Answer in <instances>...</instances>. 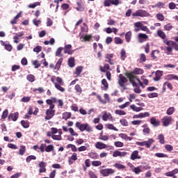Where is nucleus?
I'll return each instance as SVG.
<instances>
[{
    "instance_id": "nucleus-63",
    "label": "nucleus",
    "mask_w": 178,
    "mask_h": 178,
    "mask_svg": "<svg viewBox=\"0 0 178 178\" xmlns=\"http://www.w3.org/2000/svg\"><path fill=\"white\" fill-rule=\"evenodd\" d=\"M114 145H115L117 147H122L124 144L120 141H115L114 143Z\"/></svg>"
},
{
    "instance_id": "nucleus-51",
    "label": "nucleus",
    "mask_w": 178,
    "mask_h": 178,
    "mask_svg": "<svg viewBox=\"0 0 178 178\" xmlns=\"http://www.w3.org/2000/svg\"><path fill=\"white\" fill-rule=\"evenodd\" d=\"M37 91H38V94H42V92H45V90L41 87L33 89V92H37Z\"/></svg>"
},
{
    "instance_id": "nucleus-59",
    "label": "nucleus",
    "mask_w": 178,
    "mask_h": 178,
    "mask_svg": "<svg viewBox=\"0 0 178 178\" xmlns=\"http://www.w3.org/2000/svg\"><path fill=\"white\" fill-rule=\"evenodd\" d=\"M51 138L53 140H57L58 141H60V140H62V136H60V135H52Z\"/></svg>"
},
{
    "instance_id": "nucleus-43",
    "label": "nucleus",
    "mask_w": 178,
    "mask_h": 178,
    "mask_svg": "<svg viewBox=\"0 0 178 178\" xmlns=\"http://www.w3.org/2000/svg\"><path fill=\"white\" fill-rule=\"evenodd\" d=\"M54 86H55L57 90H58V91H60L61 92H65V88L63 87H62V86H63V85L54 83Z\"/></svg>"
},
{
    "instance_id": "nucleus-10",
    "label": "nucleus",
    "mask_w": 178,
    "mask_h": 178,
    "mask_svg": "<svg viewBox=\"0 0 178 178\" xmlns=\"http://www.w3.org/2000/svg\"><path fill=\"white\" fill-rule=\"evenodd\" d=\"M74 50H72V44H67L64 47V54H67L68 55H73Z\"/></svg>"
},
{
    "instance_id": "nucleus-5",
    "label": "nucleus",
    "mask_w": 178,
    "mask_h": 178,
    "mask_svg": "<svg viewBox=\"0 0 178 178\" xmlns=\"http://www.w3.org/2000/svg\"><path fill=\"white\" fill-rule=\"evenodd\" d=\"M172 122H173L172 116L165 115L161 119V123L164 127H168V126L172 124Z\"/></svg>"
},
{
    "instance_id": "nucleus-60",
    "label": "nucleus",
    "mask_w": 178,
    "mask_h": 178,
    "mask_svg": "<svg viewBox=\"0 0 178 178\" xmlns=\"http://www.w3.org/2000/svg\"><path fill=\"white\" fill-rule=\"evenodd\" d=\"M92 165L93 166H95V167H97V166H101V165H102V162H101V161H93L92 162Z\"/></svg>"
},
{
    "instance_id": "nucleus-47",
    "label": "nucleus",
    "mask_w": 178,
    "mask_h": 178,
    "mask_svg": "<svg viewBox=\"0 0 178 178\" xmlns=\"http://www.w3.org/2000/svg\"><path fill=\"white\" fill-rule=\"evenodd\" d=\"M120 123L122 124V126L127 127L129 126V122H127V120L122 118L120 120Z\"/></svg>"
},
{
    "instance_id": "nucleus-2",
    "label": "nucleus",
    "mask_w": 178,
    "mask_h": 178,
    "mask_svg": "<svg viewBox=\"0 0 178 178\" xmlns=\"http://www.w3.org/2000/svg\"><path fill=\"white\" fill-rule=\"evenodd\" d=\"M143 72V70L140 68H135L132 72H127L125 76L129 79L130 83L132 84L133 87H137V81L140 86H143V83L140 81V79L137 78L134 74H140Z\"/></svg>"
},
{
    "instance_id": "nucleus-52",
    "label": "nucleus",
    "mask_w": 178,
    "mask_h": 178,
    "mask_svg": "<svg viewBox=\"0 0 178 178\" xmlns=\"http://www.w3.org/2000/svg\"><path fill=\"white\" fill-rule=\"evenodd\" d=\"M26 152V146L21 145L19 149V155H24Z\"/></svg>"
},
{
    "instance_id": "nucleus-57",
    "label": "nucleus",
    "mask_w": 178,
    "mask_h": 178,
    "mask_svg": "<svg viewBox=\"0 0 178 178\" xmlns=\"http://www.w3.org/2000/svg\"><path fill=\"white\" fill-rule=\"evenodd\" d=\"M172 29H173V26H172V24H168L164 26V30H165L166 31H170Z\"/></svg>"
},
{
    "instance_id": "nucleus-15",
    "label": "nucleus",
    "mask_w": 178,
    "mask_h": 178,
    "mask_svg": "<svg viewBox=\"0 0 178 178\" xmlns=\"http://www.w3.org/2000/svg\"><path fill=\"white\" fill-rule=\"evenodd\" d=\"M131 159L132 161H136V159H141V156H138V151L135 150L131 154Z\"/></svg>"
},
{
    "instance_id": "nucleus-36",
    "label": "nucleus",
    "mask_w": 178,
    "mask_h": 178,
    "mask_svg": "<svg viewBox=\"0 0 178 178\" xmlns=\"http://www.w3.org/2000/svg\"><path fill=\"white\" fill-rule=\"evenodd\" d=\"M72 118V113L65 112L63 114V119L64 120H67V119H70Z\"/></svg>"
},
{
    "instance_id": "nucleus-64",
    "label": "nucleus",
    "mask_w": 178,
    "mask_h": 178,
    "mask_svg": "<svg viewBox=\"0 0 178 178\" xmlns=\"http://www.w3.org/2000/svg\"><path fill=\"white\" fill-rule=\"evenodd\" d=\"M115 44H123V40L120 38H115Z\"/></svg>"
},
{
    "instance_id": "nucleus-13",
    "label": "nucleus",
    "mask_w": 178,
    "mask_h": 178,
    "mask_svg": "<svg viewBox=\"0 0 178 178\" xmlns=\"http://www.w3.org/2000/svg\"><path fill=\"white\" fill-rule=\"evenodd\" d=\"M77 161V153H73L72 155L68 158L69 165H73Z\"/></svg>"
},
{
    "instance_id": "nucleus-55",
    "label": "nucleus",
    "mask_w": 178,
    "mask_h": 178,
    "mask_svg": "<svg viewBox=\"0 0 178 178\" xmlns=\"http://www.w3.org/2000/svg\"><path fill=\"white\" fill-rule=\"evenodd\" d=\"M8 114H9V111H8V109L4 110L1 115V119H3V120L6 119L8 118Z\"/></svg>"
},
{
    "instance_id": "nucleus-6",
    "label": "nucleus",
    "mask_w": 178,
    "mask_h": 178,
    "mask_svg": "<svg viewBox=\"0 0 178 178\" xmlns=\"http://www.w3.org/2000/svg\"><path fill=\"white\" fill-rule=\"evenodd\" d=\"M149 13L144 10H138L135 13H132V16H134V17H147Z\"/></svg>"
},
{
    "instance_id": "nucleus-42",
    "label": "nucleus",
    "mask_w": 178,
    "mask_h": 178,
    "mask_svg": "<svg viewBox=\"0 0 178 178\" xmlns=\"http://www.w3.org/2000/svg\"><path fill=\"white\" fill-rule=\"evenodd\" d=\"M35 159H37V157L34 155H30L29 156L26 157V161L27 162V163H29V162H31V161H35Z\"/></svg>"
},
{
    "instance_id": "nucleus-30",
    "label": "nucleus",
    "mask_w": 178,
    "mask_h": 178,
    "mask_svg": "<svg viewBox=\"0 0 178 178\" xmlns=\"http://www.w3.org/2000/svg\"><path fill=\"white\" fill-rule=\"evenodd\" d=\"M83 72V67L79 66L76 68L74 74H76L77 76H80L81 74V72Z\"/></svg>"
},
{
    "instance_id": "nucleus-53",
    "label": "nucleus",
    "mask_w": 178,
    "mask_h": 178,
    "mask_svg": "<svg viewBox=\"0 0 178 178\" xmlns=\"http://www.w3.org/2000/svg\"><path fill=\"white\" fill-rule=\"evenodd\" d=\"M158 93L157 92H151L147 94L148 98H158Z\"/></svg>"
},
{
    "instance_id": "nucleus-39",
    "label": "nucleus",
    "mask_w": 178,
    "mask_h": 178,
    "mask_svg": "<svg viewBox=\"0 0 178 178\" xmlns=\"http://www.w3.org/2000/svg\"><path fill=\"white\" fill-rule=\"evenodd\" d=\"M158 140H159L160 144H165V136L161 134L158 136Z\"/></svg>"
},
{
    "instance_id": "nucleus-61",
    "label": "nucleus",
    "mask_w": 178,
    "mask_h": 178,
    "mask_svg": "<svg viewBox=\"0 0 178 178\" xmlns=\"http://www.w3.org/2000/svg\"><path fill=\"white\" fill-rule=\"evenodd\" d=\"M31 99V97H24L22 98L21 102H30Z\"/></svg>"
},
{
    "instance_id": "nucleus-49",
    "label": "nucleus",
    "mask_w": 178,
    "mask_h": 178,
    "mask_svg": "<svg viewBox=\"0 0 178 178\" xmlns=\"http://www.w3.org/2000/svg\"><path fill=\"white\" fill-rule=\"evenodd\" d=\"M155 156H156L157 158H169L168 154H165L163 153H156Z\"/></svg>"
},
{
    "instance_id": "nucleus-14",
    "label": "nucleus",
    "mask_w": 178,
    "mask_h": 178,
    "mask_svg": "<svg viewBox=\"0 0 178 178\" xmlns=\"http://www.w3.org/2000/svg\"><path fill=\"white\" fill-rule=\"evenodd\" d=\"M19 119V113H10L8 115V120H13V122H16Z\"/></svg>"
},
{
    "instance_id": "nucleus-7",
    "label": "nucleus",
    "mask_w": 178,
    "mask_h": 178,
    "mask_svg": "<svg viewBox=\"0 0 178 178\" xmlns=\"http://www.w3.org/2000/svg\"><path fill=\"white\" fill-rule=\"evenodd\" d=\"M101 175L105 177L109 176V175H113L115 173V170L112 168H106L100 170Z\"/></svg>"
},
{
    "instance_id": "nucleus-22",
    "label": "nucleus",
    "mask_w": 178,
    "mask_h": 178,
    "mask_svg": "<svg viewBox=\"0 0 178 178\" xmlns=\"http://www.w3.org/2000/svg\"><path fill=\"white\" fill-rule=\"evenodd\" d=\"M157 35L163 40H166V33H165L162 30L157 31Z\"/></svg>"
},
{
    "instance_id": "nucleus-24",
    "label": "nucleus",
    "mask_w": 178,
    "mask_h": 178,
    "mask_svg": "<svg viewBox=\"0 0 178 178\" xmlns=\"http://www.w3.org/2000/svg\"><path fill=\"white\" fill-rule=\"evenodd\" d=\"M22 17V13H18L13 19L10 21V24H17V20H19V18Z\"/></svg>"
},
{
    "instance_id": "nucleus-62",
    "label": "nucleus",
    "mask_w": 178,
    "mask_h": 178,
    "mask_svg": "<svg viewBox=\"0 0 178 178\" xmlns=\"http://www.w3.org/2000/svg\"><path fill=\"white\" fill-rule=\"evenodd\" d=\"M168 8L171 10H173V9H176V3H175L174 2L169 3Z\"/></svg>"
},
{
    "instance_id": "nucleus-8",
    "label": "nucleus",
    "mask_w": 178,
    "mask_h": 178,
    "mask_svg": "<svg viewBox=\"0 0 178 178\" xmlns=\"http://www.w3.org/2000/svg\"><path fill=\"white\" fill-rule=\"evenodd\" d=\"M76 10L78 12H84V0H76Z\"/></svg>"
},
{
    "instance_id": "nucleus-4",
    "label": "nucleus",
    "mask_w": 178,
    "mask_h": 178,
    "mask_svg": "<svg viewBox=\"0 0 178 178\" xmlns=\"http://www.w3.org/2000/svg\"><path fill=\"white\" fill-rule=\"evenodd\" d=\"M127 81L128 80L126 76H124L122 74L119 75L118 84L120 87L123 88V90H127V88L126 87V83H127Z\"/></svg>"
},
{
    "instance_id": "nucleus-3",
    "label": "nucleus",
    "mask_w": 178,
    "mask_h": 178,
    "mask_svg": "<svg viewBox=\"0 0 178 178\" xmlns=\"http://www.w3.org/2000/svg\"><path fill=\"white\" fill-rule=\"evenodd\" d=\"M75 127L79 129L80 131H87V133L92 132V128L88 123L82 124L81 122H76L75 124Z\"/></svg>"
},
{
    "instance_id": "nucleus-12",
    "label": "nucleus",
    "mask_w": 178,
    "mask_h": 178,
    "mask_svg": "<svg viewBox=\"0 0 178 178\" xmlns=\"http://www.w3.org/2000/svg\"><path fill=\"white\" fill-rule=\"evenodd\" d=\"M163 76V71L157 70L155 72V77L154 78V81H159L161 80V77Z\"/></svg>"
},
{
    "instance_id": "nucleus-46",
    "label": "nucleus",
    "mask_w": 178,
    "mask_h": 178,
    "mask_svg": "<svg viewBox=\"0 0 178 178\" xmlns=\"http://www.w3.org/2000/svg\"><path fill=\"white\" fill-rule=\"evenodd\" d=\"M125 40L127 42H129L131 40V31H128L125 34Z\"/></svg>"
},
{
    "instance_id": "nucleus-35",
    "label": "nucleus",
    "mask_w": 178,
    "mask_h": 178,
    "mask_svg": "<svg viewBox=\"0 0 178 178\" xmlns=\"http://www.w3.org/2000/svg\"><path fill=\"white\" fill-rule=\"evenodd\" d=\"M63 47H58L56 51V56H63V54H62V51H63Z\"/></svg>"
},
{
    "instance_id": "nucleus-41",
    "label": "nucleus",
    "mask_w": 178,
    "mask_h": 178,
    "mask_svg": "<svg viewBox=\"0 0 178 178\" xmlns=\"http://www.w3.org/2000/svg\"><path fill=\"white\" fill-rule=\"evenodd\" d=\"M102 84H103L104 88V90H105V91H106L108 90V88L109 87V84L108 83V81H106V79H104L102 80Z\"/></svg>"
},
{
    "instance_id": "nucleus-48",
    "label": "nucleus",
    "mask_w": 178,
    "mask_h": 178,
    "mask_svg": "<svg viewBox=\"0 0 178 178\" xmlns=\"http://www.w3.org/2000/svg\"><path fill=\"white\" fill-rule=\"evenodd\" d=\"M115 115H119L120 116H124L126 115V113L123 110H115Z\"/></svg>"
},
{
    "instance_id": "nucleus-32",
    "label": "nucleus",
    "mask_w": 178,
    "mask_h": 178,
    "mask_svg": "<svg viewBox=\"0 0 178 178\" xmlns=\"http://www.w3.org/2000/svg\"><path fill=\"white\" fill-rule=\"evenodd\" d=\"M156 17L157 20H159V22H163V20H165V16L161 13H157L156 15Z\"/></svg>"
},
{
    "instance_id": "nucleus-21",
    "label": "nucleus",
    "mask_w": 178,
    "mask_h": 178,
    "mask_svg": "<svg viewBox=\"0 0 178 178\" xmlns=\"http://www.w3.org/2000/svg\"><path fill=\"white\" fill-rule=\"evenodd\" d=\"M152 8H158L159 9H165V3L158 2L152 6Z\"/></svg>"
},
{
    "instance_id": "nucleus-16",
    "label": "nucleus",
    "mask_w": 178,
    "mask_h": 178,
    "mask_svg": "<svg viewBox=\"0 0 178 178\" xmlns=\"http://www.w3.org/2000/svg\"><path fill=\"white\" fill-rule=\"evenodd\" d=\"M95 148L97 149H105V148H106V145L102 142H97L95 144Z\"/></svg>"
},
{
    "instance_id": "nucleus-9",
    "label": "nucleus",
    "mask_w": 178,
    "mask_h": 178,
    "mask_svg": "<svg viewBox=\"0 0 178 178\" xmlns=\"http://www.w3.org/2000/svg\"><path fill=\"white\" fill-rule=\"evenodd\" d=\"M38 166L40 168L39 173H45V172H47V163L40 161L38 164Z\"/></svg>"
},
{
    "instance_id": "nucleus-25",
    "label": "nucleus",
    "mask_w": 178,
    "mask_h": 178,
    "mask_svg": "<svg viewBox=\"0 0 178 178\" xmlns=\"http://www.w3.org/2000/svg\"><path fill=\"white\" fill-rule=\"evenodd\" d=\"M114 168H116V169H118V170H124V169H126V166L124 165H122L120 163H115L113 165Z\"/></svg>"
},
{
    "instance_id": "nucleus-34",
    "label": "nucleus",
    "mask_w": 178,
    "mask_h": 178,
    "mask_svg": "<svg viewBox=\"0 0 178 178\" xmlns=\"http://www.w3.org/2000/svg\"><path fill=\"white\" fill-rule=\"evenodd\" d=\"M67 149L71 148L72 152H77V147H76V145H74L73 144H68L67 145Z\"/></svg>"
},
{
    "instance_id": "nucleus-18",
    "label": "nucleus",
    "mask_w": 178,
    "mask_h": 178,
    "mask_svg": "<svg viewBox=\"0 0 178 178\" xmlns=\"http://www.w3.org/2000/svg\"><path fill=\"white\" fill-rule=\"evenodd\" d=\"M108 119H112V114L104 112L102 115V120H104V122H107Z\"/></svg>"
},
{
    "instance_id": "nucleus-37",
    "label": "nucleus",
    "mask_w": 178,
    "mask_h": 178,
    "mask_svg": "<svg viewBox=\"0 0 178 178\" xmlns=\"http://www.w3.org/2000/svg\"><path fill=\"white\" fill-rule=\"evenodd\" d=\"M154 139L151 138L149 139L147 141H145V145H146L147 148H151V145H152V143H154Z\"/></svg>"
},
{
    "instance_id": "nucleus-20",
    "label": "nucleus",
    "mask_w": 178,
    "mask_h": 178,
    "mask_svg": "<svg viewBox=\"0 0 178 178\" xmlns=\"http://www.w3.org/2000/svg\"><path fill=\"white\" fill-rule=\"evenodd\" d=\"M63 63V58H60L56 63L54 70H59L60 69V66H62V63Z\"/></svg>"
},
{
    "instance_id": "nucleus-58",
    "label": "nucleus",
    "mask_w": 178,
    "mask_h": 178,
    "mask_svg": "<svg viewBox=\"0 0 178 178\" xmlns=\"http://www.w3.org/2000/svg\"><path fill=\"white\" fill-rule=\"evenodd\" d=\"M44 151H46V152H51V151H54V146L52 145H49L46 147Z\"/></svg>"
},
{
    "instance_id": "nucleus-38",
    "label": "nucleus",
    "mask_w": 178,
    "mask_h": 178,
    "mask_svg": "<svg viewBox=\"0 0 178 178\" xmlns=\"http://www.w3.org/2000/svg\"><path fill=\"white\" fill-rule=\"evenodd\" d=\"M68 65L70 67H74L75 64H74V58L71 57L68 60Z\"/></svg>"
},
{
    "instance_id": "nucleus-33",
    "label": "nucleus",
    "mask_w": 178,
    "mask_h": 178,
    "mask_svg": "<svg viewBox=\"0 0 178 178\" xmlns=\"http://www.w3.org/2000/svg\"><path fill=\"white\" fill-rule=\"evenodd\" d=\"M88 156L89 158H91V159H98V154H97L95 152L88 153Z\"/></svg>"
},
{
    "instance_id": "nucleus-17",
    "label": "nucleus",
    "mask_w": 178,
    "mask_h": 178,
    "mask_svg": "<svg viewBox=\"0 0 178 178\" xmlns=\"http://www.w3.org/2000/svg\"><path fill=\"white\" fill-rule=\"evenodd\" d=\"M99 70L100 72H102V73H106V70H111V66L109 65V64H104V67L100 66L99 67Z\"/></svg>"
},
{
    "instance_id": "nucleus-11",
    "label": "nucleus",
    "mask_w": 178,
    "mask_h": 178,
    "mask_svg": "<svg viewBox=\"0 0 178 178\" xmlns=\"http://www.w3.org/2000/svg\"><path fill=\"white\" fill-rule=\"evenodd\" d=\"M126 155H127V152H120L119 150H115L113 153V156L114 158H118V156H126Z\"/></svg>"
},
{
    "instance_id": "nucleus-56",
    "label": "nucleus",
    "mask_w": 178,
    "mask_h": 178,
    "mask_svg": "<svg viewBox=\"0 0 178 178\" xmlns=\"http://www.w3.org/2000/svg\"><path fill=\"white\" fill-rule=\"evenodd\" d=\"M147 60V57L145 56V54H141L140 56V63H143Z\"/></svg>"
},
{
    "instance_id": "nucleus-31",
    "label": "nucleus",
    "mask_w": 178,
    "mask_h": 178,
    "mask_svg": "<svg viewBox=\"0 0 178 178\" xmlns=\"http://www.w3.org/2000/svg\"><path fill=\"white\" fill-rule=\"evenodd\" d=\"M26 79L28 81H30V83H34V81H35V76L33 74H28Z\"/></svg>"
},
{
    "instance_id": "nucleus-27",
    "label": "nucleus",
    "mask_w": 178,
    "mask_h": 178,
    "mask_svg": "<svg viewBox=\"0 0 178 178\" xmlns=\"http://www.w3.org/2000/svg\"><path fill=\"white\" fill-rule=\"evenodd\" d=\"M126 58H127L126 50L124 49H122L120 52V59L121 60H124Z\"/></svg>"
},
{
    "instance_id": "nucleus-44",
    "label": "nucleus",
    "mask_w": 178,
    "mask_h": 178,
    "mask_svg": "<svg viewBox=\"0 0 178 178\" xmlns=\"http://www.w3.org/2000/svg\"><path fill=\"white\" fill-rule=\"evenodd\" d=\"M112 58H113V54H106V58L108 60L107 62H108L110 65H113V63H112Z\"/></svg>"
},
{
    "instance_id": "nucleus-23",
    "label": "nucleus",
    "mask_w": 178,
    "mask_h": 178,
    "mask_svg": "<svg viewBox=\"0 0 178 178\" xmlns=\"http://www.w3.org/2000/svg\"><path fill=\"white\" fill-rule=\"evenodd\" d=\"M74 90L78 95H81V93L83 92V89L81 88V86H80L79 84H76L74 86Z\"/></svg>"
},
{
    "instance_id": "nucleus-1",
    "label": "nucleus",
    "mask_w": 178,
    "mask_h": 178,
    "mask_svg": "<svg viewBox=\"0 0 178 178\" xmlns=\"http://www.w3.org/2000/svg\"><path fill=\"white\" fill-rule=\"evenodd\" d=\"M46 103L47 105H49V108H48L46 112L44 117L45 120H51L52 118L55 116V104H58V99L56 97H51V99H48L46 100Z\"/></svg>"
},
{
    "instance_id": "nucleus-19",
    "label": "nucleus",
    "mask_w": 178,
    "mask_h": 178,
    "mask_svg": "<svg viewBox=\"0 0 178 178\" xmlns=\"http://www.w3.org/2000/svg\"><path fill=\"white\" fill-rule=\"evenodd\" d=\"M165 80H178V76L175 74H168L165 76Z\"/></svg>"
},
{
    "instance_id": "nucleus-45",
    "label": "nucleus",
    "mask_w": 178,
    "mask_h": 178,
    "mask_svg": "<svg viewBox=\"0 0 178 178\" xmlns=\"http://www.w3.org/2000/svg\"><path fill=\"white\" fill-rule=\"evenodd\" d=\"M21 124L24 129H29L30 127V124L27 121L22 120Z\"/></svg>"
},
{
    "instance_id": "nucleus-28",
    "label": "nucleus",
    "mask_w": 178,
    "mask_h": 178,
    "mask_svg": "<svg viewBox=\"0 0 178 178\" xmlns=\"http://www.w3.org/2000/svg\"><path fill=\"white\" fill-rule=\"evenodd\" d=\"M106 127V129H108V130H114V131H119V129H118V128H116V127H115L113 124H107Z\"/></svg>"
},
{
    "instance_id": "nucleus-40",
    "label": "nucleus",
    "mask_w": 178,
    "mask_h": 178,
    "mask_svg": "<svg viewBox=\"0 0 178 178\" xmlns=\"http://www.w3.org/2000/svg\"><path fill=\"white\" fill-rule=\"evenodd\" d=\"M32 65L35 66V69H38V67H41V63L38 60H33L32 62Z\"/></svg>"
},
{
    "instance_id": "nucleus-54",
    "label": "nucleus",
    "mask_w": 178,
    "mask_h": 178,
    "mask_svg": "<svg viewBox=\"0 0 178 178\" xmlns=\"http://www.w3.org/2000/svg\"><path fill=\"white\" fill-rule=\"evenodd\" d=\"M132 172H134V173H136V175H140V173H141V172H143V170L140 169V167H135V168L132 170Z\"/></svg>"
},
{
    "instance_id": "nucleus-26",
    "label": "nucleus",
    "mask_w": 178,
    "mask_h": 178,
    "mask_svg": "<svg viewBox=\"0 0 178 178\" xmlns=\"http://www.w3.org/2000/svg\"><path fill=\"white\" fill-rule=\"evenodd\" d=\"M150 123L151 124H153V126H154L155 127H157V126H159L160 124L159 121H156V119L154 117L150 119Z\"/></svg>"
},
{
    "instance_id": "nucleus-50",
    "label": "nucleus",
    "mask_w": 178,
    "mask_h": 178,
    "mask_svg": "<svg viewBox=\"0 0 178 178\" xmlns=\"http://www.w3.org/2000/svg\"><path fill=\"white\" fill-rule=\"evenodd\" d=\"M163 42L165 44V45H168V47H172V46H173V44L175 42H173L172 40H168L166 39H164Z\"/></svg>"
},
{
    "instance_id": "nucleus-29",
    "label": "nucleus",
    "mask_w": 178,
    "mask_h": 178,
    "mask_svg": "<svg viewBox=\"0 0 178 178\" xmlns=\"http://www.w3.org/2000/svg\"><path fill=\"white\" fill-rule=\"evenodd\" d=\"M175 111H176V108L175 107H170L166 111V115L168 116H170L175 113Z\"/></svg>"
}]
</instances>
